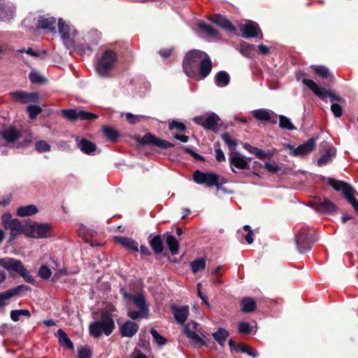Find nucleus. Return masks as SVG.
I'll return each instance as SVG.
<instances>
[{
  "label": "nucleus",
  "instance_id": "f257e3e1",
  "mask_svg": "<svg viewBox=\"0 0 358 358\" xmlns=\"http://www.w3.org/2000/svg\"><path fill=\"white\" fill-rule=\"evenodd\" d=\"M0 137L8 145L13 144V148H23L29 147L33 141L31 133L22 135L21 131L13 126L3 127L0 129Z\"/></svg>",
  "mask_w": 358,
  "mask_h": 358
},
{
  "label": "nucleus",
  "instance_id": "f03ea898",
  "mask_svg": "<svg viewBox=\"0 0 358 358\" xmlns=\"http://www.w3.org/2000/svg\"><path fill=\"white\" fill-rule=\"evenodd\" d=\"M115 329V322L111 313L108 311L101 314L100 320H97L90 323L89 331L94 338H98L101 334L109 336Z\"/></svg>",
  "mask_w": 358,
  "mask_h": 358
},
{
  "label": "nucleus",
  "instance_id": "7ed1b4c3",
  "mask_svg": "<svg viewBox=\"0 0 358 358\" xmlns=\"http://www.w3.org/2000/svg\"><path fill=\"white\" fill-rule=\"evenodd\" d=\"M186 55L189 61L199 66L200 78L204 79L212 71L213 64L210 57L205 52L199 50L189 51Z\"/></svg>",
  "mask_w": 358,
  "mask_h": 358
},
{
  "label": "nucleus",
  "instance_id": "20e7f679",
  "mask_svg": "<svg viewBox=\"0 0 358 358\" xmlns=\"http://www.w3.org/2000/svg\"><path fill=\"white\" fill-rule=\"evenodd\" d=\"M327 182L328 185L333 187L336 191L342 192L344 197L358 213V200L355 198L356 191L352 188L351 185L342 180H336L333 178H328L327 179Z\"/></svg>",
  "mask_w": 358,
  "mask_h": 358
},
{
  "label": "nucleus",
  "instance_id": "39448f33",
  "mask_svg": "<svg viewBox=\"0 0 358 358\" xmlns=\"http://www.w3.org/2000/svg\"><path fill=\"white\" fill-rule=\"evenodd\" d=\"M117 61V54L111 50H105L96 64L97 73L101 76H107L113 69Z\"/></svg>",
  "mask_w": 358,
  "mask_h": 358
},
{
  "label": "nucleus",
  "instance_id": "423d86ee",
  "mask_svg": "<svg viewBox=\"0 0 358 358\" xmlns=\"http://www.w3.org/2000/svg\"><path fill=\"white\" fill-rule=\"evenodd\" d=\"M129 299L132 301L135 307L138 310H129L127 315L132 320L138 318H147L149 315V308L146 303L145 298L141 293L129 295Z\"/></svg>",
  "mask_w": 358,
  "mask_h": 358
},
{
  "label": "nucleus",
  "instance_id": "0eeeda50",
  "mask_svg": "<svg viewBox=\"0 0 358 358\" xmlns=\"http://www.w3.org/2000/svg\"><path fill=\"white\" fill-rule=\"evenodd\" d=\"M52 229L50 224L33 222L25 226L24 234L34 238H46L50 236Z\"/></svg>",
  "mask_w": 358,
  "mask_h": 358
},
{
  "label": "nucleus",
  "instance_id": "6e6552de",
  "mask_svg": "<svg viewBox=\"0 0 358 358\" xmlns=\"http://www.w3.org/2000/svg\"><path fill=\"white\" fill-rule=\"evenodd\" d=\"M184 333L189 340L196 346L201 347L205 345V334L201 331L200 324L191 321L184 325Z\"/></svg>",
  "mask_w": 358,
  "mask_h": 358
},
{
  "label": "nucleus",
  "instance_id": "1a4fd4ad",
  "mask_svg": "<svg viewBox=\"0 0 358 358\" xmlns=\"http://www.w3.org/2000/svg\"><path fill=\"white\" fill-rule=\"evenodd\" d=\"M193 179L197 184H206L208 187L216 186L218 189H220L221 185L226 182L224 178L220 180V176L215 173H204L199 170L194 172Z\"/></svg>",
  "mask_w": 358,
  "mask_h": 358
},
{
  "label": "nucleus",
  "instance_id": "9d476101",
  "mask_svg": "<svg viewBox=\"0 0 358 358\" xmlns=\"http://www.w3.org/2000/svg\"><path fill=\"white\" fill-rule=\"evenodd\" d=\"M302 83L309 90H310L317 96H318L322 101H326L327 98H331V101H338L340 102L343 101V99L338 96L331 91L327 90L324 87L319 86L314 80L308 78H303Z\"/></svg>",
  "mask_w": 358,
  "mask_h": 358
},
{
  "label": "nucleus",
  "instance_id": "9b49d317",
  "mask_svg": "<svg viewBox=\"0 0 358 358\" xmlns=\"http://www.w3.org/2000/svg\"><path fill=\"white\" fill-rule=\"evenodd\" d=\"M295 243L298 251L301 253H306L311 249V245L315 241L313 234L306 229H301L295 235Z\"/></svg>",
  "mask_w": 358,
  "mask_h": 358
},
{
  "label": "nucleus",
  "instance_id": "f8f14e48",
  "mask_svg": "<svg viewBox=\"0 0 358 358\" xmlns=\"http://www.w3.org/2000/svg\"><path fill=\"white\" fill-rule=\"evenodd\" d=\"M63 117L71 122L92 120L98 118V115L81 108H69L61 110Z\"/></svg>",
  "mask_w": 358,
  "mask_h": 358
},
{
  "label": "nucleus",
  "instance_id": "ddd939ff",
  "mask_svg": "<svg viewBox=\"0 0 358 358\" xmlns=\"http://www.w3.org/2000/svg\"><path fill=\"white\" fill-rule=\"evenodd\" d=\"M58 32L67 48L69 49L73 46V39L77 34L74 27L59 18L58 20Z\"/></svg>",
  "mask_w": 358,
  "mask_h": 358
},
{
  "label": "nucleus",
  "instance_id": "4468645a",
  "mask_svg": "<svg viewBox=\"0 0 358 358\" xmlns=\"http://www.w3.org/2000/svg\"><path fill=\"white\" fill-rule=\"evenodd\" d=\"M250 158H246L238 152L230 153L229 156V163L233 173H237L238 170L250 169L249 161Z\"/></svg>",
  "mask_w": 358,
  "mask_h": 358
},
{
  "label": "nucleus",
  "instance_id": "2eb2a0df",
  "mask_svg": "<svg viewBox=\"0 0 358 358\" xmlns=\"http://www.w3.org/2000/svg\"><path fill=\"white\" fill-rule=\"evenodd\" d=\"M219 117L215 114L203 115L194 117L193 121L199 125L202 126L205 129L215 131L217 128Z\"/></svg>",
  "mask_w": 358,
  "mask_h": 358
},
{
  "label": "nucleus",
  "instance_id": "dca6fc26",
  "mask_svg": "<svg viewBox=\"0 0 358 358\" xmlns=\"http://www.w3.org/2000/svg\"><path fill=\"white\" fill-rule=\"evenodd\" d=\"M240 30L242 32V36L245 38L258 37L259 34H260V38H263V35L259 25L255 22H247L245 24H242L240 27Z\"/></svg>",
  "mask_w": 358,
  "mask_h": 358
},
{
  "label": "nucleus",
  "instance_id": "f3484780",
  "mask_svg": "<svg viewBox=\"0 0 358 358\" xmlns=\"http://www.w3.org/2000/svg\"><path fill=\"white\" fill-rule=\"evenodd\" d=\"M138 142L143 145H154L162 149H167L174 146L173 144L157 138L151 133L145 134L140 140H138Z\"/></svg>",
  "mask_w": 358,
  "mask_h": 358
},
{
  "label": "nucleus",
  "instance_id": "a211bd4d",
  "mask_svg": "<svg viewBox=\"0 0 358 358\" xmlns=\"http://www.w3.org/2000/svg\"><path fill=\"white\" fill-rule=\"evenodd\" d=\"M11 98L20 103H28L30 102H37L38 94L36 92H26L24 91H15L10 93Z\"/></svg>",
  "mask_w": 358,
  "mask_h": 358
},
{
  "label": "nucleus",
  "instance_id": "6ab92c4d",
  "mask_svg": "<svg viewBox=\"0 0 358 358\" xmlns=\"http://www.w3.org/2000/svg\"><path fill=\"white\" fill-rule=\"evenodd\" d=\"M0 266L8 271L10 274L13 273L18 274L23 266V264L19 259L11 257H4L0 258Z\"/></svg>",
  "mask_w": 358,
  "mask_h": 358
},
{
  "label": "nucleus",
  "instance_id": "aec40b11",
  "mask_svg": "<svg viewBox=\"0 0 358 358\" xmlns=\"http://www.w3.org/2000/svg\"><path fill=\"white\" fill-rule=\"evenodd\" d=\"M251 114L252 117L257 120L268 121L273 124L277 122V114L268 109H256L251 111Z\"/></svg>",
  "mask_w": 358,
  "mask_h": 358
},
{
  "label": "nucleus",
  "instance_id": "412c9836",
  "mask_svg": "<svg viewBox=\"0 0 358 358\" xmlns=\"http://www.w3.org/2000/svg\"><path fill=\"white\" fill-rule=\"evenodd\" d=\"M208 20L227 31L234 32L236 31V27L231 24V22L220 14L210 15L208 17Z\"/></svg>",
  "mask_w": 358,
  "mask_h": 358
},
{
  "label": "nucleus",
  "instance_id": "4be33fe9",
  "mask_svg": "<svg viewBox=\"0 0 358 358\" xmlns=\"http://www.w3.org/2000/svg\"><path fill=\"white\" fill-rule=\"evenodd\" d=\"M31 289L30 287L25 285H17L11 289H7L3 292L0 293V299H3V301L6 300H9L13 296H22L24 295L27 291Z\"/></svg>",
  "mask_w": 358,
  "mask_h": 358
},
{
  "label": "nucleus",
  "instance_id": "5701e85b",
  "mask_svg": "<svg viewBox=\"0 0 358 358\" xmlns=\"http://www.w3.org/2000/svg\"><path fill=\"white\" fill-rule=\"evenodd\" d=\"M182 69L187 76L196 80L198 79L199 66L189 61V57L186 55L183 59Z\"/></svg>",
  "mask_w": 358,
  "mask_h": 358
},
{
  "label": "nucleus",
  "instance_id": "b1692460",
  "mask_svg": "<svg viewBox=\"0 0 358 358\" xmlns=\"http://www.w3.org/2000/svg\"><path fill=\"white\" fill-rule=\"evenodd\" d=\"M171 309L173 313L174 318L178 324H184L189 315V307L187 306H178L172 305Z\"/></svg>",
  "mask_w": 358,
  "mask_h": 358
},
{
  "label": "nucleus",
  "instance_id": "393cba45",
  "mask_svg": "<svg viewBox=\"0 0 358 358\" xmlns=\"http://www.w3.org/2000/svg\"><path fill=\"white\" fill-rule=\"evenodd\" d=\"M114 240L122 245L125 249L131 252L138 251V243L134 239L130 237H125L121 236H114Z\"/></svg>",
  "mask_w": 358,
  "mask_h": 358
},
{
  "label": "nucleus",
  "instance_id": "a878e982",
  "mask_svg": "<svg viewBox=\"0 0 358 358\" xmlns=\"http://www.w3.org/2000/svg\"><path fill=\"white\" fill-rule=\"evenodd\" d=\"M138 327V324L127 320L120 327V334L122 337L131 338L136 334Z\"/></svg>",
  "mask_w": 358,
  "mask_h": 358
},
{
  "label": "nucleus",
  "instance_id": "bb28decb",
  "mask_svg": "<svg viewBox=\"0 0 358 358\" xmlns=\"http://www.w3.org/2000/svg\"><path fill=\"white\" fill-rule=\"evenodd\" d=\"M315 139L309 138L304 143L299 145L293 150V155L295 156H301L310 152L315 148Z\"/></svg>",
  "mask_w": 358,
  "mask_h": 358
},
{
  "label": "nucleus",
  "instance_id": "cd10ccee",
  "mask_svg": "<svg viewBox=\"0 0 358 358\" xmlns=\"http://www.w3.org/2000/svg\"><path fill=\"white\" fill-rule=\"evenodd\" d=\"M55 24L56 18L53 17L41 16L38 20V25L41 29L52 33H56Z\"/></svg>",
  "mask_w": 358,
  "mask_h": 358
},
{
  "label": "nucleus",
  "instance_id": "c85d7f7f",
  "mask_svg": "<svg viewBox=\"0 0 358 358\" xmlns=\"http://www.w3.org/2000/svg\"><path fill=\"white\" fill-rule=\"evenodd\" d=\"M315 205V209L321 213L332 214L336 212V206L331 201L326 199L322 201L316 203Z\"/></svg>",
  "mask_w": 358,
  "mask_h": 358
},
{
  "label": "nucleus",
  "instance_id": "c756f323",
  "mask_svg": "<svg viewBox=\"0 0 358 358\" xmlns=\"http://www.w3.org/2000/svg\"><path fill=\"white\" fill-rule=\"evenodd\" d=\"M149 244L156 254H159L163 251V242L159 235L150 234L148 236Z\"/></svg>",
  "mask_w": 358,
  "mask_h": 358
},
{
  "label": "nucleus",
  "instance_id": "7c9ffc66",
  "mask_svg": "<svg viewBox=\"0 0 358 358\" xmlns=\"http://www.w3.org/2000/svg\"><path fill=\"white\" fill-rule=\"evenodd\" d=\"M5 228L10 230V237L12 238H14L16 236L20 234H24V229H23L22 223L17 219H14Z\"/></svg>",
  "mask_w": 358,
  "mask_h": 358
},
{
  "label": "nucleus",
  "instance_id": "2f4dec72",
  "mask_svg": "<svg viewBox=\"0 0 358 358\" xmlns=\"http://www.w3.org/2000/svg\"><path fill=\"white\" fill-rule=\"evenodd\" d=\"M59 339V343L61 345L64 346L70 350H73L74 345L71 339L68 337L67 334L62 330L59 329L55 334Z\"/></svg>",
  "mask_w": 358,
  "mask_h": 358
},
{
  "label": "nucleus",
  "instance_id": "473e14b6",
  "mask_svg": "<svg viewBox=\"0 0 358 358\" xmlns=\"http://www.w3.org/2000/svg\"><path fill=\"white\" fill-rule=\"evenodd\" d=\"M312 69L318 76L323 78L329 79L330 82H334V78L327 67L322 65H313L312 66Z\"/></svg>",
  "mask_w": 358,
  "mask_h": 358
},
{
  "label": "nucleus",
  "instance_id": "72a5a7b5",
  "mask_svg": "<svg viewBox=\"0 0 358 358\" xmlns=\"http://www.w3.org/2000/svg\"><path fill=\"white\" fill-rule=\"evenodd\" d=\"M78 148L80 150L87 155L92 154L96 150V145L85 138H82L78 141Z\"/></svg>",
  "mask_w": 358,
  "mask_h": 358
},
{
  "label": "nucleus",
  "instance_id": "f704fd0d",
  "mask_svg": "<svg viewBox=\"0 0 358 358\" xmlns=\"http://www.w3.org/2000/svg\"><path fill=\"white\" fill-rule=\"evenodd\" d=\"M241 306L243 312L248 313L255 310L257 304L254 299L251 297H245L241 301Z\"/></svg>",
  "mask_w": 358,
  "mask_h": 358
},
{
  "label": "nucleus",
  "instance_id": "c9c22d12",
  "mask_svg": "<svg viewBox=\"0 0 358 358\" xmlns=\"http://www.w3.org/2000/svg\"><path fill=\"white\" fill-rule=\"evenodd\" d=\"M336 155V150L331 148L327 149L325 152L317 159V165L323 166L332 160V157Z\"/></svg>",
  "mask_w": 358,
  "mask_h": 358
},
{
  "label": "nucleus",
  "instance_id": "e433bc0d",
  "mask_svg": "<svg viewBox=\"0 0 358 358\" xmlns=\"http://www.w3.org/2000/svg\"><path fill=\"white\" fill-rule=\"evenodd\" d=\"M37 212V207L33 204L25 206H20L17 209V215L20 217L32 215L36 214Z\"/></svg>",
  "mask_w": 358,
  "mask_h": 358
},
{
  "label": "nucleus",
  "instance_id": "4c0bfd02",
  "mask_svg": "<svg viewBox=\"0 0 358 358\" xmlns=\"http://www.w3.org/2000/svg\"><path fill=\"white\" fill-rule=\"evenodd\" d=\"M215 81L218 87H226L230 81L229 75L226 71H220L216 74Z\"/></svg>",
  "mask_w": 358,
  "mask_h": 358
},
{
  "label": "nucleus",
  "instance_id": "58836bf2",
  "mask_svg": "<svg viewBox=\"0 0 358 358\" xmlns=\"http://www.w3.org/2000/svg\"><path fill=\"white\" fill-rule=\"evenodd\" d=\"M229 333L224 328H219L217 331L213 333L215 340L222 346H224Z\"/></svg>",
  "mask_w": 358,
  "mask_h": 358
},
{
  "label": "nucleus",
  "instance_id": "ea45409f",
  "mask_svg": "<svg viewBox=\"0 0 358 358\" xmlns=\"http://www.w3.org/2000/svg\"><path fill=\"white\" fill-rule=\"evenodd\" d=\"M166 243L172 255H175L178 253L179 242L173 235L166 236Z\"/></svg>",
  "mask_w": 358,
  "mask_h": 358
},
{
  "label": "nucleus",
  "instance_id": "a19ab883",
  "mask_svg": "<svg viewBox=\"0 0 358 358\" xmlns=\"http://www.w3.org/2000/svg\"><path fill=\"white\" fill-rule=\"evenodd\" d=\"M206 258L200 257L194 259L190 263L191 270L194 273L203 270L206 268Z\"/></svg>",
  "mask_w": 358,
  "mask_h": 358
},
{
  "label": "nucleus",
  "instance_id": "79ce46f5",
  "mask_svg": "<svg viewBox=\"0 0 358 358\" xmlns=\"http://www.w3.org/2000/svg\"><path fill=\"white\" fill-rule=\"evenodd\" d=\"M13 16V9L0 3V20L6 21Z\"/></svg>",
  "mask_w": 358,
  "mask_h": 358
},
{
  "label": "nucleus",
  "instance_id": "37998d69",
  "mask_svg": "<svg viewBox=\"0 0 358 358\" xmlns=\"http://www.w3.org/2000/svg\"><path fill=\"white\" fill-rule=\"evenodd\" d=\"M279 117V127L282 129L292 131L296 129V127L292 124L291 120L287 117L280 115Z\"/></svg>",
  "mask_w": 358,
  "mask_h": 358
},
{
  "label": "nucleus",
  "instance_id": "c03bdc74",
  "mask_svg": "<svg viewBox=\"0 0 358 358\" xmlns=\"http://www.w3.org/2000/svg\"><path fill=\"white\" fill-rule=\"evenodd\" d=\"M102 131L108 139L112 142H115L120 136L118 131L110 127L104 126Z\"/></svg>",
  "mask_w": 358,
  "mask_h": 358
},
{
  "label": "nucleus",
  "instance_id": "a18cd8bd",
  "mask_svg": "<svg viewBox=\"0 0 358 358\" xmlns=\"http://www.w3.org/2000/svg\"><path fill=\"white\" fill-rule=\"evenodd\" d=\"M222 139L229 148V150L231 151L230 153H234V150H235L237 147L236 141L233 139L227 133H224L222 135Z\"/></svg>",
  "mask_w": 358,
  "mask_h": 358
},
{
  "label": "nucleus",
  "instance_id": "49530a36",
  "mask_svg": "<svg viewBox=\"0 0 358 358\" xmlns=\"http://www.w3.org/2000/svg\"><path fill=\"white\" fill-rule=\"evenodd\" d=\"M198 27L210 37H216L218 34L216 29L204 22H199Z\"/></svg>",
  "mask_w": 358,
  "mask_h": 358
},
{
  "label": "nucleus",
  "instance_id": "de8ad7c7",
  "mask_svg": "<svg viewBox=\"0 0 358 358\" xmlns=\"http://www.w3.org/2000/svg\"><path fill=\"white\" fill-rule=\"evenodd\" d=\"M236 350L246 353L253 358L259 356V353L257 350H252L249 345L245 344H238Z\"/></svg>",
  "mask_w": 358,
  "mask_h": 358
},
{
  "label": "nucleus",
  "instance_id": "09e8293b",
  "mask_svg": "<svg viewBox=\"0 0 358 358\" xmlns=\"http://www.w3.org/2000/svg\"><path fill=\"white\" fill-rule=\"evenodd\" d=\"M20 316L30 317L31 313L28 310H13L10 311V318L13 322H17Z\"/></svg>",
  "mask_w": 358,
  "mask_h": 358
},
{
  "label": "nucleus",
  "instance_id": "8fccbe9b",
  "mask_svg": "<svg viewBox=\"0 0 358 358\" xmlns=\"http://www.w3.org/2000/svg\"><path fill=\"white\" fill-rule=\"evenodd\" d=\"M77 53L81 56H90L92 52V48L88 45L80 44L76 46H73Z\"/></svg>",
  "mask_w": 358,
  "mask_h": 358
},
{
  "label": "nucleus",
  "instance_id": "3c124183",
  "mask_svg": "<svg viewBox=\"0 0 358 358\" xmlns=\"http://www.w3.org/2000/svg\"><path fill=\"white\" fill-rule=\"evenodd\" d=\"M18 275L24 278V280L31 285H35L36 284V281L34 278L30 274V273L26 269L24 266L23 265L22 268L20 269Z\"/></svg>",
  "mask_w": 358,
  "mask_h": 358
},
{
  "label": "nucleus",
  "instance_id": "603ef678",
  "mask_svg": "<svg viewBox=\"0 0 358 358\" xmlns=\"http://www.w3.org/2000/svg\"><path fill=\"white\" fill-rule=\"evenodd\" d=\"M150 334L153 337L154 341L159 346L164 345L167 340L159 334V333L155 329L152 328L150 331Z\"/></svg>",
  "mask_w": 358,
  "mask_h": 358
},
{
  "label": "nucleus",
  "instance_id": "864d4df0",
  "mask_svg": "<svg viewBox=\"0 0 358 358\" xmlns=\"http://www.w3.org/2000/svg\"><path fill=\"white\" fill-rule=\"evenodd\" d=\"M30 119L34 120L40 113H42V108L36 105H29L27 108Z\"/></svg>",
  "mask_w": 358,
  "mask_h": 358
},
{
  "label": "nucleus",
  "instance_id": "5fc2aeb1",
  "mask_svg": "<svg viewBox=\"0 0 358 358\" xmlns=\"http://www.w3.org/2000/svg\"><path fill=\"white\" fill-rule=\"evenodd\" d=\"M125 117L127 122L131 124H134L142 120L147 119L148 117L141 115H134L131 113L125 114Z\"/></svg>",
  "mask_w": 358,
  "mask_h": 358
},
{
  "label": "nucleus",
  "instance_id": "6e6d98bb",
  "mask_svg": "<svg viewBox=\"0 0 358 358\" xmlns=\"http://www.w3.org/2000/svg\"><path fill=\"white\" fill-rule=\"evenodd\" d=\"M36 150L38 152H45L50 150V145L45 141H38L35 144Z\"/></svg>",
  "mask_w": 358,
  "mask_h": 358
},
{
  "label": "nucleus",
  "instance_id": "4d7b16f0",
  "mask_svg": "<svg viewBox=\"0 0 358 358\" xmlns=\"http://www.w3.org/2000/svg\"><path fill=\"white\" fill-rule=\"evenodd\" d=\"M38 275L42 279L48 280L52 275V271L50 270V268L48 266H47L45 265H43L40 267V268L38 270Z\"/></svg>",
  "mask_w": 358,
  "mask_h": 358
},
{
  "label": "nucleus",
  "instance_id": "13d9d810",
  "mask_svg": "<svg viewBox=\"0 0 358 358\" xmlns=\"http://www.w3.org/2000/svg\"><path fill=\"white\" fill-rule=\"evenodd\" d=\"M238 330L240 334H248L251 332V326L247 322H240L238 324Z\"/></svg>",
  "mask_w": 358,
  "mask_h": 358
},
{
  "label": "nucleus",
  "instance_id": "bf43d9fd",
  "mask_svg": "<svg viewBox=\"0 0 358 358\" xmlns=\"http://www.w3.org/2000/svg\"><path fill=\"white\" fill-rule=\"evenodd\" d=\"M29 78L31 83L38 84L42 83L43 78L36 71H31L29 74Z\"/></svg>",
  "mask_w": 358,
  "mask_h": 358
},
{
  "label": "nucleus",
  "instance_id": "052dcab7",
  "mask_svg": "<svg viewBox=\"0 0 358 358\" xmlns=\"http://www.w3.org/2000/svg\"><path fill=\"white\" fill-rule=\"evenodd\" d=\"M169 127L171 130L177 129L181 131L186 129V127L182 122H178L176 120H173L169 122Z\"/></svg>",
  "mask_w": 358,
  "mask_h": 358
},
{
  "label": "nucleus",
  "instance_id": "680f3d73",
  "mask_svg": "<svg viewBox=\"0 0 358 358\" xmlns=\"http://www.w3.org/2000/svg\"><path fill=\"white\" fill-rule=\"evenodd\" d=\"M254 46L246 42H243L241 44V52L245 56H249L253 49Z\"/></svg>",
  "mask_w": 358,
  "mask_h": 358
},
{
  "label": "nucleus",
  "instance_id": "e2e57ef3",
  "mask_svg": "<svg viewBox=\"0 0 358 358\" xmlns=\"http://www.w3.org/2000/svg\"><path fill=\"white\" fill-rule=\"evenodd\" d=\"M16 52L17 53H27L32 57H38L41 56V53L38 51H36V50H34L32 48H28L27 49H24V48H22V49H18L16 50Z\"/></svg>",
  "mask_w": 358,
  "mask_h": 358
},
{
  "label": "nucleus",
  "instance_id": "0e129e2a",
  "mask_svg": "<svg viewBox=\"0 0 358 358\" xmlns=\"http://www.w3.org/2000/svg\"><path fill=\"white\" fill-rule=\"evenodd\" d=\"M92 352L89 348H83L78 350V358H91Z\"/></svg>",
  "mask_w": 358,
  "mask_h": 358
},
{
  "label": "nucleus",
  "instance_id": "69168bd1",
  "mask_svg": "<svg viewBox=\"0 0 358 358\" xmlns=\"http://www.w3.org/2000/svg\"><path fill=\"white\" fill-rule=\"evenodd\" d=\"M331 110L335 117H339L342 115L343 110L341 106L339 104L332 103L331 106Z\"/></svg>",
  "mask_w": 358,
  "mask_h": 358
},
{
  "label": "nucleus",
  "instance_id": "338daca9",
  "mask_svg": "<svg viewBox=\"0 0 358 358\" xmlns=\"http://www.w3.org/2000/svg\"><path fill=\"white\" fill-rule=\"evenodd\" d=\"M264 168L266 169L268 172L272 173H276L279 170V166L275 164H271L266 162L264 164Z\"/></svg>",
  "mask_w": 358,
  "mask_h": 358
},
{
  "label": "nucleus",
  "instance_id": "774afa93",
  "mask_svg": "<svg viewBox=\"0 0 358 358\" xmlns=\"http://www.w3.org/2000/svg\"><path fill=\"white\" fill-rule=\"evenodd\" d=\"M215 151V159L218 162H222L225 161V155L223 151L220 148H216Z\"/></svg>",
  "mask_w": 358,
  "mask_h": 358
}]
</instances>
